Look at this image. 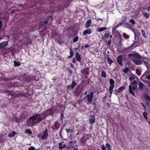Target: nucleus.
I'll return each instance as SVG.
<instances>
[{"label":"nucleus","mask_w":150,"mask_h":150,"mask_svg":"<svg viewBox=\"0 0 150 150\" xmlns=\"http://www.w3.org/2000/svg\"><path fill=\"white\" fill-rule=\"evenodd\" d=\"M94 93L93 92H90V95H90L91 96H92V97H93V95Z\"/></svg>","instance_id":"obj_59"},{"label":"nucleus","mask_w":150,"mask_h":150,"mask_svg":"<svg viewBox=\"0 0 150 150\" xmlns=\"http://www.w3.org/2000/svg\"><path fill=\"white\" fill-rule=\"evenodd\" d=\"M126 88V87L125 86H122L119 88L117 90H116V91L118 93H120L121 91L123 89H125Z\"/></svg>","instance_id":"obj_28"},{"label":"nucleus","mask_w":150,"mask_h":150,"mask_svg":"<svg viewBox=\"0 0 150 150\" xmlns=\"http://www.w3.org/2000/svg\"><path fill=\"white\" fill-rule=\"evenodd\" d=\"M92 24V21L91 19H89L87 21L86 23L85 27L86 28H88Z\"/></svg>","instance_id":"obj_17"},{"label":"nucleus","mask_w":150,"mask_h":150,"mask_svg":"<svg viewBox=\"0 0 150 150\" xmlns=\"http://www.w3.org/2000/svg\"><path fill=\"white\" fill-rule=\"evenodd\" d=\"M80 103V101L79 100H78V102L77 103H76L74 105V107H76V105L78 103V104H79Z\"/></svg>","instance_id":"obj_56"},{"label":"nucleus","mask_w":150,"mask_h":150,"mask_svg":"<svg viewBox=\"0 0 150 150\" xmlns=\"http://www.w3.org/2000/svg\"><path fill=\"white\" fill-rule=\"evenodd\" d=\"M114 83L115 82L113 79H110L109 81V83L110 84L109 88H114Z\"/></svg>","instance_id":"obj_16"},{"label":"nucleus","mask_w":150,"mask_h":150,"mask_svg":"<svg viewBox=\"0 0 150 150\" xmlns=\"http://www.w3.org/2000/svg\"><path fill=\"white\" fill-rule=\"evenodd\" d=\"M142 14H143V15L146 18H148L149 16L150 15L147 13L145 12H144L142 13Z\"/></svg>","instance_id":"obj_40"},{"label":"nucleus","mask_w":150,"mask_h":150,"mask_svg":"<svg viewBox=\"0 0 150 150\" xmlns=\"http://www.w3.org/2000/svg\"><path fill=\"white\" fill-rule=\"evenodd\" d=\"M106 147L107 148L108 150H112L111 146L110 145V144L107 143L106 145Z\"/></svg>","instance_id":"obj_39"},{"label":"nucleus","mask_w":150,"mask_h":150,"mask_svg":"<svg viewBox=\"0 0 150 150\" xmlns=\"http://www.w3.org/2000/svg\"><path fill=\"white\" fill-rule=\"evenodd\" d=\"M129 23L134 25L135 24V22L133 18H132L129 21Z\"/></svg>","instance_id":"obj_44"},{"label":"nucleus","mask_w":150,"mask_h":150,"mask_svg":"<svg viewBox=\"0 0 150 150\" xmlns=\"http://www.w3.org/2000/svg\"><path fill=\"white\" fill-rule=\"evenodd\" d=\"M41 115V119L42 120L44 119L45 118H46L47 116L46 115V114L45 112V111L42 112L40 114Z\"/></svg>","instance_id":"obj_24"},{"label":"nucleus","mask_w":150,"mask_h":150,"mask_svg":"<svg viewBox=\"0 0 150 150\" xmlns=\"http://www.w3.org/2000/svg\"><path fill=\"white\" fill-rule=\"evenodd\" d=\"M14 67H19L21 65V63L19 62L14 61Z\"/></svg>","instance_id":"obj_33"},{"label":"nucleus","mask_w":150,"mask_h":150,"mask_svg":"<svg viewBox=\"0 0 150 150\" xmlns=\"http://www.w3.org/2000/svg\"><path fill=\"white\" fill-rule=\"evenodd\" d=\"M101 76L103 78H105L106 77V73L105 71H103L101 72Z\"/></svg>","instance_id":"obj_41"},{"label":"nucleus","mask_w":150,"mask_h":150,"mask_svg":"<svg viewBox=\"0 0 150 150\" xmlns=\"http://www.w3.org/2000/svg\"><path fill=\"white\" fill-rule=\"evenodd\" d=\"M135 44V43H134L132 44L129 47L125 48V50H128V49H129V50H131L134 49V47H136L138 46V45H135L134 46Z\"/></svg>","instance_id":"obj_22"},{"label":"nucleus","mask_w":150,"mask_h":150,"mask_svg":"<svg viewBox=\"0 0 150 150\" xmlns=\"http://www.w3.org/2000/svg\"><path fill=\"white\" fill-rule=\"evenodd\" d=\"M107 59L108 63L111 65V64L113 62V61L109 57H107Z\"/></svg>","instance_id":"obj_36"},{"label":"nucleus","mask_w":150,"mask_h":150,"mask_svg":"<svg viewBox=\"0 0 150 150\" xmlns=\"http://www.w3.org/2000/svg\"><path fill=\"white\" fill-rule=\"evenodd\" d=\"M107 29V27H100L98 28L97 29L98 31L100 32L105 30Z\"/></svg>","instance_id":"obj_30"},{"label":"nucleus","mask_w":150,"mask_h":150,"mask_svg":"<svg viewBox=\"0 0 150 150\" xmlns=\"http://www.w3.org/2000/svg\"><path fill=\"white\" fill-rule=\"evenodd\" d=\"M128 57L135 64L141 65L142 64V62L144 63L146 67L148 70L150 68V65L148 62L142 59V58H144L137 53L135 51H133L132 53L128 54Z\"/></svg>","instance_id":"obj_1"},{"label":"nucleus","mask_w":150,"mask_h":150,"mask_svg":"<svg viewBox=\"0 0 150 150\" xmlns=\"http://www.w3.org/2000/svg\"><path fill=\"white\" fill-rule=\"evenodd\" d=\"M48 136V131L47 129H45L43 132V134L41 136L42 140H44L46 139Z\"/></svg>","instance_id":"obj_7"},{"label":"nucleus","mask_w":150,"mask_h":150,"mask_svg":"<svg viewBox=\"0 0 150 150\" xmlns=\"http://www.w3.org/2000/svg\"><path fill=\"white\" fill-rule=\"evenodd\" d=\"M54 128L56 129H58L60 127V125L58 123V122L56 121L54 124Z\"/></svg>","instance_id":"obj_23"},{"label":"nucleus","mask_w":150,"mask_h":150,"mask_svg":"<svg viewBox=\"0 0 150 150\" xmlns=\"http://www.w3.org/2000/svg\"><path fill=\"white\" fill-rule=\"evenodd\" d=\"M28 116V113L26 112H24L20 115V117L21 119H24Z\"/></svg>","instance_id":"obj_19"},{"label":"nucleus","mask_w":150,"mask_h":150,"mask_svg":"<svg viewBox=\"0 0 150 150\" xmlns=\"http://www.w3.org/2000/svg\"><path fill=\"white\" fill-rule=\"evenodd\" d=\"M144 9L146 10L147 11H150V6H149L147 7L146 8H145Z\"/></svg>","instance_id":"obj_61"},{"label":"nucleus","mask_w":150,"mask_h":150,"mask_svg":"<svg viewBox=\"0 0 150 150\" xmlns=\"http://www.w3.org/2000/svg\"><path fill=\"white\" fill-rule=\"evenodd\" d=\"M109 37V33H105L103 37H102L101 39L104 41L105 43H107L108 42L107 39Z\"/></svg>","instance_id":"obj_8"},{"label":"nucleus","mask_w":150,"mask_h":150,"mask_svg":"<svg viewBox=\"0 0 150 150\" xmlns=\"http://www.w3.org/2000/svg\"><path fill=\"white\" fill-rule=\"evenodd\" d=\"M131 84L132 85L135 86V85L137 84V82L136 80H134L132 82Z\"/></svg>","instance_id":"obj_49"},{"label":"nucleus","mask_w":150,"mask_h":150,"mask_svg":"<svg viewBox=\"0 0 150 150\" xmlns=\"http://www.w3.org/2000/svg\"><path fill=\"white\" fill-rule=\"evenodd\" d=\"M3 26V23L0 20V30H1Z\"/></svg>","instance_id":"obj_53"},{"label":"nucleus","mask_w":150,"mask_h":150,"mask_svg":"<svg viewBox=\"0 0 150 150\" xmlns=\"http://www.w3.org/2000/svg\"><path fill=\"white\" fill-rule=\"evenodd\" d=\"M90 117L91 118L89 119V123L92 124L95 122V115H91Z\"/></svg>","instance_id":"obj_11"},{"label":"nucleus","mask_w":150,"mask_h":150,"mask_svg":"<svg viewBox=\"0 0 150 150\" xmlns=\"http://www.w3.org/2000/svg\"><path fill=\"white\" fill-rule=\"evenodd\" d=\"M31 117L29 118L27 120V124L28 126L32 127L35 125L36 122L33 119L31 118Z\"/></svg>","instance_id":"obj_4"},{"label":"nucleus","mask_w":150,"mask_h":150,"mask_svg":"<svg viewBox=\"0 0 150 150\" xmlns=\"http://www.w3.org/2000/svg\"><path fill=\"white\" fill-rule=\"evenodd\" d=\"M31 118L33 119V120H36L39 123L42 121L41 115L40 114H36L31 116Z\"/></svg>","instance_id":"obj_6"},{"label":"nucleus","mask_w":150,"mask_h":150,"mask_svg":"<svg viewBox=\"0 0 150 150\" xmlns=\"http://www.w3.org/2000/svg\"><path fill=\"white\" fill-rule=\"evenodd\" d=\"M110 39L107 42V45H110L111 44L112 40H111V39L112 38V36L111 35H110L109 34V37Z\"/></svg>","instance_id":"obj_34"},{"label":"nucleus","mask_w":150,"mask_h":150,"mask_svg":"<svg viewBox=\"0 0 150 150\" xmlns=\"http://www.w3.org/2000/svg\"><path fill=\"white\" fill-rule=\"evenodd\" d=\"M28 150H35V149L34 147L32 146L28 148Z\"/></svg>","instance_id":"obj_51"},{"label":"nucleus","mask_w":150,"mask_h":150,"mask_svg":"<svg viewBox=\"0 0 150 150\" xmlns=\"http://www.w3.org/2000/svg\"><path fill=\"white\" fill-rule=\"evenodd\" d=\"M72 62L74 63H75L76 62V61L74 58H73V59Z\"/></svg>","instance_id":"obj_64"},{"label":"nucleus","mask_w":150,"mask_h":150,"mask_svg":"<svg viewBox=\"0 0 150 150\" xmlns=\"http://www.w3.org/2000/svg\"><path fill=\"white\" fill-rule=\"evenodd\" d=\"M65 130L66 131V132L67 134L69 133L70 132H72V131L70 129H66Z\"/></svg>","instance_id":"obj_50"},{"label":"nucleus","mask_w":150,"mask_h":150,"mask_svg":"<svg viewBox=\"0 0 150 150\" xmlns=\"http://www.w3.org/2000/svg\"><path fill=\"white\" fill-rule=\"evenodd\" d=\"M25 132L26 133L30 134H32V132L30 129H26Z\"/></svg>","instance_id":"obj_42"},{"label":"nucleus","mask_w":150,"mask_h":150,"mask_svg":"<svg viewBox=\"0 0 150 150\" xmlns=\"http://www.w3.org/2000/svg\"><path fill=\"white\" fill-rule=\"evenodd\" d=\"M143 116H144V117L146 120H148V117L147 116V112H143Z\"/></svg>","instance_id":"obj_38"},{"label":"nucleus","mask_w":150,"mask_h":150,"mask_svg":"<svg viewBox=\"0 0 150 150\" xmlns=\"http://www.w3.org/2000/svg\"><path fill=\"white\" fill-rule=\"evenodd\" d=\"M46 115L47 117L48 116H52L55 113L57 112V110L56 108L52 107L45 111Z\"/></svg>","instance_id":"obj_3"},{"label":"nucleus","mask_w":150,"mask_h":150,"mask_svg":"<svg viewBox=\"0 0 150 150\" xmlns=\"http://www.w3.org/2000/svg\"><path fill=\"white\" fill-rule=\"evenodd\" d=\"M33 76H32L29 75L27 77L25 80L27 81H30L33 80Z\"/></svg>","instance_id":"obj_29"},{"label":"nucleus","mask_w":150,"mask_h":150,"mask_svg":"<svg viewBox=\"0 0 150 150\" xmlns=\"http://www.w3.org/2000/svg\"><path fill=\"white\" fill-rule=\"evenodd\" d=\"M70 66L72 68H74V65H73V64L72 63L71 64H70Z\"/></svg>","instance_id":"obj_63"},{"label":"nucleus","mask_w":150,"mask_h":150,"mask_svg":"<svg viewBox=\"0 0 150 150\" xmlns=\"http://www.w3.org/2000/svg\"><path fill=\"white\" fill-rule=\"evenodd\" d=\"M122 22L118 24L115 26V28L116 29L118 28L119 26L122 25Z\"/></svg>","instance_id":"obj_47"},{"label":"nucleus","mask_w":150,"mask_h":150,"mask_svg":"<svg viewBox=\"0 0 150 150\" xmlns=\"http://www.w3.org/2000/svg\"><path fill=\"white\" fill-rule=\"evenodd\" d=\"M49 18H50L51 19H52V16H50L48 17H47L45 19L43 23H41V25L42 26L43 25V24L45 25L47 24L49 21Z\"/></svg>","instance_id":"obj_12"},{"label":"nucleus","mask_w":150,"mask_h":150,"mask_svg":"<svg viewBox=\"0 0 150 150\" xmlns=\"http://www.w3.org/2000/svg\"><path fill=\"white\" fill-rule=\"evenodd\" d=\"M77 85V83L74 80H73L71 83V85H68L67 88L70 89H73Z\"/></svg>","instance_id":"obj_9"},{"label":"nucleus","mask_w":150,"mask_h":150,"mask_svg":"<svg viewBox=\"0 0 150 150\" xmlns=\"http://www.w3.org/2000/svg\"><path fill=\"white\" fill-rule=\"evenodd\" d=\"M134 77L133 76H131L129 78V80H134Z\"/></svg>","instance_id":"obj_58"},{"label":"nucleus","mask_w":150,"mask_h":150,"mask_svg":"<svg viewBox=\"0 0 150 150\" xmlns=\"http://www.w3.org/2000/svg\"><path fill=\"white\" fill-rule=\"evenodd\" d=\"M136 89V87L135 86H134L132 87V90H135Z\"/></svg>","instance_id":"obj_60"},{"label":"nucleus","mask_w":150,"mask_h":150,"mask_svg":"<svg viewBox=\"0 0 150 150\" xmlns=\"http://www.w3.org/2000/svg\"><path fill=\"white\" fill-rule=\"evenodd\" d=\"M141 104L142 105V106L143 107V108H144V110H145V111H146V107H145V106L144 105V104L142 103H141Z\"/></svg>","instance_id":"obj_57"},{"label":"nucleus","mask_w":150,"mask_h":150,"mask_svg":"<svg viewBox=\"0 0 150 150\" xmlns=\"http://www.w3.org/2000/svg\"><path fill=\"white\" fill-rule=\"evenodd\" d=\"M79 39V37L77 36L76 37L73 39V42H75L78 41Z\"/></svg>","instance_id":"obj_46"},{"label":"nucleus","mask_w":150,"mask_h":150,"mask_svg":"<svg viewBox=\"0 0 150 150\" xmlns=\"http://www.w3.org/2000/svg\"><path fill=\"white\" fill-rule=\"evenodd\" d=\"M92 33L91 29H87L84 30L83 33V34L84 35H86L87 34H90Z\"/></svg>","instance_id":"obj_18"},{"label":"nucleus","mask_w":150,"mask_h":150,"mask_svg":"<svg viewBox=\"0 0 150 150\" xmlns=\"http://www.w3.org/2000/svg\"><path fill=\"white\" fill-rule=\"evenodd\" d=\"M70 54L71 55V56H73L74 54V52L71 48L70 49Z\"/></svg>","instance_id":"obj_48"},{"label":"nucleus","mask_w":150,"mask_h":150,"mask_svg":"<svg viewBox=\"0 0 150 150\" xmlns=\"http://www.w3.org/2000/svg\"><path fill=\"white\" fill-rule=\"evenodd\" d=\"M90 137V135L89 134H84L82 137V140L83 141H86Z\"/></svg>","instance_id":"obj_14"},{"label":"nucleus","mask_w":150,"mask_h":150,"mask_svg":"<svg viewBox=\"0 0 150 150\" xmlns=\"http://www.w3.org/2000/svg\"><path fill=\"white\" fill-rule=\"evenodd\" d=\"M123 37L125 39H127L129 38V36L125 33L123 34Z\"/></svg>","instance_id":"obj_43"},{"label":"nucleus","mask_w":150,"mask_h":150,"mask_svg":"<svg viewBox=\"0 0 150 150\" xmlns=\"http://www.w3.org/2000/svg\"><path fill=\"white\" fill-rule=\"evenodd\" d=\"M144 97L146 100V104L149 105L148 102H150V96L147 94L144 95Z\"/></svg>","instance_id":"obj_15"},{"label":"nucleus","mask_w":150,"mask_h":150,"mask_svg":"<svg viewBox=\"0 0 150 150\" xmlns=\"http://www.w3.org/2000/svg\"><path fill=\"white\" fill-rule=\"evenodd\" d=\"M64 116V115L63 113V112L61 113V115H60V117H61L60 120L62 121H63V118Z\"/></svg>","instance_id":"obj_52"},{"label":"nucleus","mask_w":150,"mask_h":150,"mask_svg":"<svg viewBox=\"0 0 150 150\" xmlns=\"http://www.w3.org/2000/svg\"><path fill=\"white\" fill-rule=\"evenodd\" d=\"M66 146L65 144H63L61 142H60L59 143V149H62L65 147H66Z\"/></svg>","instance_id":"obj_27"},{"label":"nucleus","mask_w":150,"mask_h":150,"mask_svg":"<svg viewBox=\"0 0 150 150\" xmlns=\"http://www.w3.org/2000/svg\"><path fill=\"white\" fill-rule=\"evenodd\" d=\"M82 93V89L79 86H77L74 90V95L76 97L79 96Z\"/></svg>","instance_id":"obj_5"},{"label":"nucleus","mask_w":150,"mask_h":150,"mask_svg":"<svg viewBox=\"0 0 150 150\" xmlns=\"http://www.w3.org/2000/svg\"><path fill=\"white\" fill-rule=\"evenodd\" d=\"M136 74L138 76L141 75V71H140L138 69H137L136 70Z\"/></svg>","instance_id":"obj_37"},{"label":"nucleus","mask_w":150,"mask_h":150,"mask_svg":"<svg viewBox=\"0 0 150 150\" xmlns=\"http://www.w3.org/2000/svg\"><path fill=\"white\" fill-rule=\"evenodd\" d=\"M101 149L102 150H105L106 148L104 146V145L103 144L101 146Z\"/></svg>","instance_id":"obj_55"},{"label":"nucleus","mask_w":150,"mask_h":150,"mask_svg":"<svg viewBox=\"0 0 150 150\" xmlns=\"http://www.w3.org/2000/svg\"><path fill=\"white\" fill-rule=\"evenodd\" d=\"M129 70V68L128 67L125 68L123 70V72L124 73H127Z\"/></svg>","instance_id":"obj_45"},{"label":"nucleus","mask_w":150,"mask_h":150,"mask_svg":"<svg viewBox=\"0 0 150 150\" xmlns=\"http://www.w3.org/2000/svg\"><path fill=\"white\" fill-rule=\"evenodd\" d=\"M144 84L141 82H139L138 84V88L140 90H142L144 87Z\"/></svg>","instance_id":"obj_26"},{"label":"nucleus","mask_w":150,"mask_h":150,"mask_svg":"<svg viewBox=\"0 0 150 150\" xmlns=\"http://www.w3.org/2000/svg\"><path fill=\"white\" fill-rule=\"evenodd\" d=\"M76 58V60L79 62H80L81 60V55L78 52H76L75 54Z\"/></svg>","instance_id":"obj_21"},{"label":"nucleus","mask_w":150,"mask_h":150,"mask_svg":"<svg viewBox=\"0 0 150 150\" xmlns=\"http://www.w3.org/2000/svg\"><path fill=\"white\" fill-rule=\"evenodd\" d=\"M142 34L143 37L145 38H147V36L145 31L143 30H141Z\"/></svg>","instance_id":"obj_35"},{"label":"nucleus","mask_w":150,"mask_h":150,"mask_svg":"<svg viewBox=\"0 0 150 150\" xmlns=\"http://www.w3.org/2000/svg\"><path fill=\"white\" fill-rule=\"evenodd\" d=\"M123 58V57L122 55H120L117 57V61L118 64L121 66H123L122 62Z\"/></svg>","instance_id":"obj_10"},{"label":"nucleus","mask_w":150,"mask_h":150,"mask_svg":"<svg viewBox=\"0 0 150 150\" xmlns=\"http://www.w3.org/2000/svg\"><path fill=\"white\" fill-rule=\"evenodd\" d=\"M17 132H16L14 131H12L9 134L8 137H11L14 136L15 134H17Z\"/></svg>","instance_id":"obj_31"},{"label":"nucleus","mask_w":150,"mask_h":150,"mask_svg":"<svg viewBox=\"0 0 150 150\" xmlns=\"http://www.w3.org/2000/svg\"><path fill=\"white\" fill-rule=\"evenodd\" d=\"M113 89V88H109V92L111 95L112 94Z\"/></svg>","instance_id":"obj_54"},{"label":"nucleus","mask_w":150,"mask_h":150,"mask_svg":"<svg viewBox=\"0 0 150 150\" xmlns=\"http://www.w3.org/2000/svg\"><path fill=\"white\" fill-rule=\"evenodd\" d=\"M8 42L6 41H3L0 43V49L4 48L8 44Z\"/></svg>","instance_id":"obj_13"},{"label":"nucleus","mask_w":150,"mask_h":150,"mask_svg":"<svg viewBox=\"0 0 150 150\" xmlns=\"http://www.w3.org/2000/svg\"><path fill=\"white\" fill-rule=\"evenodd\" d=\"M86 97H88L87 100H88V102H89V103L91 102L92 100L93 97L91 96L90 95H87L86 96Z\"/></svg>","instance_id":"obj_32"},{"label":"nucleus","mask_w":150,"mask_h":150,"mask_svg":"<svg viewBox=\"0 0 150 150\" xmlns=\"http://www.w3.org/2000/svg\"><path fill=\"white\" fill-rule=\"evenodd\" d=\"M146 121L148 123V124H149V125L150 126V120H146Z\"/></svg>","instance_id":"obj_62"},{"label":"nucleus","mask_w":150,"mask_h":150,"mask_svg":"<svg viewBox=\"0 0 150 150\" xmlns=\"http://www.w3.org/2000/svg\"><path fill=\"white\" fill-rule=\"evenodd\" d=\"M149 71H148L147 70L142 75L141 79L143 82L147 83L148 81L146 80H150V74H149Z\"/></svg>","instance_id":"obj_2"},{"label":"nucleus","mask_w":150,"mask_h":150,"mask_svg":"<svg viewBox=\"0 0 150 150\" xmlns=\"http://www.w3.org/2000/svg\"><path fill=\"white\" fill-rule=\"evenodd\" d=\"M88 69L87 68H84L81 71L82 74L85 75H88L89 74V72L88 71Z\"/></svg>","instance_id":"obj_20"},{"label":"nucleus","mask_w":150,"mask_h":150,"mask_svg":"<svg viewBox=\"0 0 150 150\" xmlns=\"http://www.w3.org/2000/svg\"><path fill=\"white\" fill-rule=\"evenodd\" d=\"M129 91L130 93L134 97H136V95L134 92L132 90V86L130 85L129 86Z\"/></svg>","instance_id":"obj_25"}]
</instances>
